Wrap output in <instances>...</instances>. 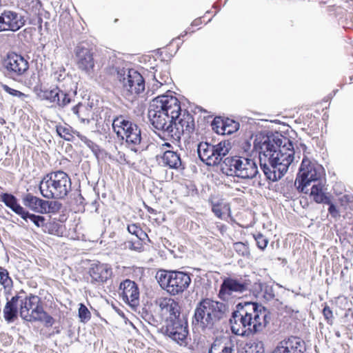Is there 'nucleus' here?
I'll use <instances>...</instances> for the list:
<instances>
[{
	"instance_id": "obj_1",
	"label": "nucleus",
	"mask_w": 353,
	"mask_h": 353,
	"mask_svg": "<svg viewBox=\"0 0 353 353\" xmlns=\"http://www.w3.org/2000/svg\"><path fill=\"white\" fill-rule=\"evenodd\" d=\"M254 148L261 170L272 181L281 179L294 159L292 142L286 137H260L256 139Z\"/></svg>"
},
{
	"instance_id": "obj_2",
	"label": "nucleus",
	"mask_w": 353,
	"mask_h": 353,
	"mask_svg": "<svg viewBox=\"0 0 353 353\" xmlns=\"http://www.w3.org/2000/svg\"><path fill=\"white\" fill-rule=\"evenodd\" d=\"M270 321V312L252 301L239 303L230 319L231 331L235 335L248 336L261 332Z\"/></svg>"
},
{
	"instance_id": "obj_3",
	"label": "nucleus",
	"mask_w": 353,
	"mask_h": 353,
	"mask_svg": "<svg viewBox=\"0 0 353 353\" xmlns=\"http://www.w3.org/2000/svg\"><path fill=\"white\" fill-rule=\"evenodd\" d=\"M181 110L180 101L176 97L160 95L150 102L148 117L154 128L170 137L172 124L178 118Z\"/></svg>"
},
{
	"instance_id": "obj_4",
	"label": "nucleus",
	"mask_w": 353,
	"mask_h": 353,
	"mask_svg": "<svg viewBox=\"0 0 353 353\" xmlns=\"http://www.w3.org/2000/svg\"><path fill=\"white\" fill-rule=\"evenodd\" d=\"M229 305L211 299H203L194 310L193 323L203 330H212L227 318Z\"/></svg>"
},
{
	"instance_id": "obj_5",
	"label": "nucleus",
	"mask_w": 353,
	"mask_h": 353,
	"mask_svg": "<svg viewBox=\"0 0 353 353\" xmlns=\"http://www.w3.org/2000/svg\"><path fill=\"white\" fill-rule=\"evenodd\" d=\"M19 302V314L23 320L29 323L42 322L46 327H51L54 323V318L44 310L43 301L39 296L21 295Z\"/></svg>"
},
{
	"instance_id": "obj_6",
	"label": "nucleus",
	"mask_w": 353,
	"mask_h": 353,
	"mask_svg": "<svg viewBox=\"0 0 353 353\" xmlns=\"http://www.w3.org/2000/svg\"><path fill=\"white\" fill-rule=\"evenodd\" d=\"M71 180L63 171L52 172L43 176L39 190L46 199H64L71 190Z\"/></svg>"
},
{
	"instance_id": "obj_7",
	"label": "nucleus",
	"mask_w": 353,
	"mask_h": 353,
	"mask_svg": "<svg viewBox=\"0 0 353 353\" xmlns=\"http://www.w3.org/2000/svg\"><path fill=\"white\" fill-rule=\"evenodd\" d=\"M222 172L228 176L242 179H254L259 174L256 160L250 157H227L221 164Z\"/></svg>"
},
{
	"instance_id": "obj_8",
	"label": "nucleus",
	"mask_w": 353,
	"mask_h": 353,
	"mask_svg": "<svg viewBox=\"0 0 353 353\" xmlns=\"http://www.w3.org/2000/svg\"><path fill=\"white\" fill-rule=\"evenodd\" d=\"M157 279L160 286L173 296L183 292L191 283L190 275L181 271L161 270L157 273Z\"/></svg>"
},
{
	"instance_id": "obj_9",
	"label": "nucleus",
	"mask_w": 353,
	"mask_h": 353,
	"mask_svg": "<svg viewBox=\"0 0 353 353\" xmlns=\"http://www.w3.org/2000/svg\"><path fill=\"white\" fill-rule=\"evenodd\" d=\"M323 176V168L315 161L305 157L299 168L294 185L299 192L309 193L308 186L311 183H316Z\"/></svg>"
},
{
	"instance_id": "obj_10",
	"label": "nucleus",
	"mask_w": 353,
	"mask_h": 353,
	"mask_svg": "<svg viewBox=\"0 0 353 353\" xmlns=\"http://www.w3.org/2000/svg\"><path fill=\"white\" fill-rule=\"evenodd\" d=\"M115 70L126 96L137 95L145 90V80L138 71L125 67L116 68Z\"/></svg>"
},
{
	"instance_id": "obj_11",
	"label": "nucleus",
	"mask_w": 353,
	"mask_h": 353,
	"mask_svg": "<svg viewBox=\"0 0 353 353\" xmlns=\"http://www.w3.org/2000/svg\"><path fill=\"white\" fill-rule=\"evenodd\" d=\"M229 151L230 143L225 141H221L216 145L201 142L197 147L200 159L208 165H216L220 163Z\"/></svg>"
},
{
	"instance_id": "obj_12",
	"label": "nucleus",
	"mask_w": 353,
	"mask_h": 353,
	"mask_svg": "<svg viewBox=\"0 0 353 353\" xmlns=\"http://www.w3.org/2000/svg\"><path fill=\"white\" fill-rule=\"evenodd\" d=\"M34 91L41 100L48 101L53 105L63 108L71 102V94L68 90H63L61 87L52 88L51 89L34 88Z\"/></svg>"
},
{
	"instance_id": "obj_13",
	"label": "nucleus",
	"mask_w": 353,
	"mask_h": 353,
	"mask_svg": "<svg viewBox=\"0 0 353 353\" xmlns=\"http://www.w3.org/2000/svg\"><path fill=\"white\" fill-rule=\"evenodd\" d=\"M249 283L243 278L226 277L221 284L218 296L223 301L247 291Z\"/></svg>"
},
{
	"instance_id": "obj_14",
	"label": "nucleus",
	"mask_w": 353,
	"mask_h": 353,
	"mask_svg": "<svg viewBox=\"0 0 353 353\" xmlns=\"http://www.w3.org/2000/svg\"><path fill=\"white\" fill-rule=\"evenodd\" d=\"M163 329L165 334L178 344L186 343L188 328V322L183 317L168 320Z\"/></svg>"
},
{
	"instance_id": "obj_15",
	"label": "nucleus",
	"mask_w": 353,
	"mask_h": 353,
	"mask_svg": "<svg viewBox=\"0 0 353 353\" xmlns=\"http://www.w3.org/2000/svg\"><path fill=\"white\" fill-rule=\"evenodd\" d=\"M4 66L7 76L17 80L28 71L29 63L22 55L11 52L8 54Z\"/></svg>"
},
{
	"instance_id": "obj_16",
	"label": "nucleus",
	"mask_w": 353,
	"mask_h": 353,
	"mask_svg": "<svg viewBox=\"0 0 353 353\" xmlns=\"http://www.w3.org/2000/svg\"><path fill=\"white\" fill-rule=\"evenodd\" d=\"M194 130V120L193 116L189 112H184L181 115V110L178 118L174 119L172 128L170 130V138L179 141L181 135L186 134L189 137Z\"/></svg>"
},
{
	"instance_id": "obj_17",
	"label": "nucleus",
	"mask_w": 353,
	"mask_h": 353,
	"mask_svg": "<svg viewBox=\"0 0 353 353\" xmlns=\"http://www.w3.org/2000/svg\"><path fill=\"white\" fill-rule=\"evenodd\" d=\"M75 61L77 68L86 74H93L94 59L92 50L83 44L78 45L74 49Z\"/></svg>"
},
{
	"instance_id": "obj_18",
	"label": "nucleus",
	"mask_w": 353,
	"mask_h": 353,
	"mask_svg": "<svg viewBox=\"0 0 353 353\" xmlns=\"http://www.w3.org/2000/svg\"><path fill=\"white\" fill-rule=\"evenodd\" d=\"M155 305L159 307V313L165 322L181 317L179 303L170 297H159L155 301Z\"/></svg>"
},
{
	"instance_id": "obj_19",
	"label": "nucleus",
	"mask_w": 353,
	"mask_h": 353,
	"mask_svg": "<svg viewBox=\"0 0 353 353\" xmlns=\"http://www.w3.org/2000/svg\"><path fill=\"white\" fill-rule=\"evenodd\" d=\"M25 24L23 17L10 10L0 11V32L19 30Z\"/></svg>"
},
{
	"instance_id": "obj_20",
	"label": "nucleus",
	"mask_w": 353,
	"mask_h": 353,
	"mask_svg": "<svg viewBox=\"0 0 353 353\" xmlns=\"http://www.w3.org/2000/svg\"><path fill=\"white\" fill-rule=\"evenodd\" d=\"M120 295L124 302L132 306L139 303V290L137 283L130 279H125L119 286Z\"/></svg>"
},
{
	"instance_id": "obj_21",
	"label": "nucleus",
	"mask_w": 353,
	"mask_h": 353,
	"mask_svg": "<svg viewBox=\"0 0 353 353\" xmlns=\"http://www.w3.org/2000/svg\"><path fill=\"white\" fill-rule=\"evenodd\" d=\"M88 273L92 283H103L111 278L112 270L109 265L98 262L90 265Z\"/></svg>"
},
{
	"instance_id": "obj_22",
	"label": "nucleus",
	"mask_w": 353,
	"mask_h": 353,
	"mask_svg": "<svg viewBox=\"0 0 353 353\" xmlns=\"http://www.w3.org/2000/svg\"><path fill=\"white\" fill-rule=\"evenodd\" d=\"M51 77L54 81L59 83L56 85L57 87H61L64 90L67 89L68 92L70 94H76L77 85L72 78L66 74L65 70L63 67L59 68L57 70L54 71L51 74Z\"/></svg>"
},
{
	"instance_id": "obj_23",
	"label": "nucleus",
	"mask_w": 353,
	"mask_h": 353,
	"mask_svg": "<svg viewBox=\"0 0 353 353\" xmlns=\"http://www.w3.org/2000/svg\"><path fill=\"white\" fill-rule=\"evenodd\" d=\"M301 343L299 338L291 336L280 341L272 353H300Z\"/></svg>"
},
{
	"instance_id": "obj_24",
	"label": "nucleus",
	"mask_w": 353,
	"mask_h": 353,
	"mask_svg": "<svg viewBox=\"0 0 353 353\" xmlns=\"http://www.w3.org/2000/svg\"><path fill=\"white\" fill-rule=\"evenodd\" d=\"M125 141L126 145L135 152L142 150L141 145L142 137L140 128L136 124L127 132V134L124 137L123 139Z\"/></svg>"
},
{
	"instance_id": "obj_25",
	"label": "nucleus",
	"mask_w": 353,
	"mask_h": 353,
	"mask_svg": "<svg viewBox=\"0 0 353 353\" xmlns=\"http://www.w3.org/2000/svg\"><path fill=\"white\" fill-rule=\"evenodd\" d=\"M21 299V294L14 296L8 300L3 310V315L7 323H12L18 319L19 309L17 303Z\"/></svg>"
},
{
	"instance_id": "obj_26",
	"label": "nucleus",
	"mask_w": 353,
	"mask_h": 353,
	"mask_svg": "<svg viewBox=\"0 0 353 353\" xmlns=\"http://www.w3.org/2000/svg\"><path fill=\"white\" fill-rule=\"evenodd\" d=\"M234 344L227 338L216 337L208 350V353H234Z\"/></svg>"
},
{
	"instance_id": "obj_27",
	"label": "nucleus",
	"mask_w": 353,
	"mask_h": 353,
	"mask_svg": "<svg viewBox=\"0 0 353 353\" xmlns=\"http://www.w3.org/2000/svg\"><path fill=\"white\" fill-rule=\"evenodd\" d=\"M134 123L120 115L115 117L112 120V128L118 137L122 140L127 134V132L134 126Z\"/></svg>"
},
{
	"instance_id": "obj_28",
	"label": "nucleus",
	"mask_w": 353,
	"mask_h": 353,
	"mask_svg": "<svg viewBox=\"0 0 353 353\" xmlns=\"http://www.w3.org/2000/svg\"><path fill=\"white\" fill-rule=\"evenodd\" d=\"M161 159L163 165L170 169L183 170L185 168L180 154L176 152L167 150L164 152Z\"/></svg>"
},
{
	"instance_id": "obj_29",
	"label": "nucleus",
	"mask_w": 353,
	"mask_h": 353,
	"mask_svg": "<svg viewBox=\"0 0 353 353\" xmlns=\"http://www.w3.org/2000/svg\"><path fill=\"white\" fill-rule=\"evenodd\" d=\"M22 202L26 207L36 213H46V210H42L46 205L45 200L34 196L30 193H28L23 196Z\"/></svg>"
},
{
	"instance_id": "obj_30",
	"label": "nucleus",
	"mask_w": 353,
	"mask_h": 353,
	"mask_svg": "<svg viewBox=\"0 0 353 353\" xmlns=\"http://www.w3.org/2000/svg\"><path fill=\"white\" fill-rule=\"evenodd\" d=\"M323 185L320 181L314 183L310 190L309 189L310 195L318 203H330V196L323 192Z\"/></svg>"
},
{
	"instance_id": "obj_31",
	"label": "nucleus",
	"mask_w": 353,
	"mask_h": 353,
	"mask_svg": "<svg viewBox=\"0 0 353 353\" xmlns=\"http://www.w3.org/2000/svg\"><path fill=\"white\" fill-rule=\"evenodd\" d=\"M0 201L20 216L24 214L26 210L17 203V199L14 195L3 193L0 196Z\"/></svg>"
},
{
	"instance_id": "obj_32",
	"label": "nucleus",
	"mask_w": 353,
	"mask_h": 353,
	"mask_svg": "<svg viewBox=\"0 0 353 353\" xmlns=\"http://www.w3.org/2000/svg\"><path fill=\"white\" fill-rule=\"evenodd\" d=\"M154 79L157 83V87L170 84L172 83V79L167 68L161 70L156 69L154 73Z\"/></svg>"
},
{
	"instance_id": "obj_33",
	"label": "nucleus",
	"mask_w": 353,
	"mask_h": 353,
	"mask_svg": "<svg viewBox=\"0 0 353 353\" xmlns=\"http://www.w3.org/2000/svg\"><path fill=\"white\" fill-rule=\"evenodd\" d=\"M239 127V124L233 120L227 119L222 121L221 129L216 130V132L222 134H230L236 132Z\"/></svg>"
},
{
	"instance_id": "obj_34",
	"label": "nucleus",
	"mask_w": 353,
	"mask_h": 353,
	"mask_svg": "<svg viewBox=\"0 0 353 353\" xmlns=\"http://www.w3.org/2000/svg\"><path fill=\"white\" fill-rule=\"evenodd\" d=\"M21 217L26 222L29 219L38 228L43 227L45 225L46 219L44 216L31 214L27 210L24 212V214H22Z\"/></svg>"
},
{
	"instance_id": "obj_35",
	"label": "nucleus",
	"mask_w": 353,
	"mask_h": 353,
	"mask_svg": "<svg viewBox=\"0 0 353 353\" xmlns=\"http://www.w3.org/2000/svg\"><path fill=\"white\" fill-rule=\"evenodd\" d=\"M127 229L128 232L134 235L139 241H143L148 238V234L137 224L128 225Z\"/></svg>"
},
{
	"instance_id": "obj_36",
	"label": "nucleus",
	"mask_w": 353,
	"mask_h": 353,
	"mask_svg": "<svg viewBox=\"0 0 353 353\" xmlns=\"http://www.w3.org/2000/svg\"><path fill=\"white\" fill-rule=\"evenodd\" d=\"M71 128L70 126L57 125V132L59 137L65 141H72L73 136L71 133Z\"/></svg>"
},
{
	"instance_id": "obj_37",
	"label": "nucleus",
	"mask_w": 353,
	"mask_h": 353,
	"mask_svg": "<svg viewBox=\"0 0 353 353\" xmlns=\"http://www.w3.org/2000/svg\"><path fill=\"white\" fill-rule=\"evenodd\" d=\"M77 137L92 150V152L96 156L98 154L99 152V148L95 143L88 139L85 136L81 134L79 132H77Z\"/></svg>"
},
{
	"instance_id": "obj_38",
	"label": "nucleus",
	"mask_w": 353,
	"mask_h": 353,
	"mask_svg": "<svg viewBox=\"0 0 353 353\" xmlns=\"http://www.w3.org/2000/svg\"><path fill=\"white\" fill-rule=\"evenodd\" d=\"M72 112L77 116V117L81 119V122L87 123L89 122V119L88 117H83L81 116V113L83 112H88V108L83 105L81 103H79L78 105L74 106L72 108Z\"/></svg>"
},
{
	"instance_id": "obj_39",
	"label": "nucleus",
	"mask_w": 353,
	"mask_h": 353,
	"mask_svg": "<svg viewBox=\"0 0 353 353\" xmlns=\"http://www.w3.org/2000/svg\"><path fill=\"white\" fill-rule=\"evenodd\" d=\"M253 236L254 240L256 241L258 248L261 250H264L269 242L268 238H266L263 234H262L260 232L253 234Z\"/></svg>"
},
{
	"instance_id": "obj_40",
	"label": "nucleus",
	"mask_w": 353,
	"mask_h": 353,
	"mask_svg": "<svg viewBox=\"0 0 353 353\" xmlns=\"http://www.w3.org/2000/svg\"><path fill=\"white\" fill-rule=\"evenodd\" d=\"M46 205L43 210H46V213H54L60 209L61 204L57 201H48L45 200Z\"/></svg>"
},
{
	"instance_id": "obj_41",
	"label": "nucleus",
	"mask_w": 353,
	"mask_h": 353,
	"mask_svg": "<svg viewBox=\"0 0 353 353\" xmlns=\"http://www.w3.org/2000/svg\"><path fill=\"white\" fill-rule=\"evenodd\" d=\"M261 290L263 292V297L267 301L272 300L275 295L273 288L266 284H261Z\"/></svg>"
},
{
	"instance_id": "obj_42",
	"label": "nucleus",
	"mask_w": 353,
	"mask_h": 353,
	"mask_svg": "<svg viewBox=\"0 0 353 353\" xmlns=\"http://www.w3.org/2000/svg\"><path fill=\"white\" fill-rule=\"evenodd\" d=\"M79 317L80 318L81 321L82 322H85L90 320L91 317L90 312L88 310L87 307L83 303H81L79 305Z\"/></svg>"
},
{
	"instance_id": "obj_43",
	"label": "nucleus",
	"mask_w": 353,
	"mask_h": 353,
	"mask_svg": "<svg viewBox=\"0 0 353 353\" xmlns=\"http://www.w3.org/2000/svg\"><path fill=\"white\" fill-rule=\"evenodd\" d=\"M234 250L241 256H245L249 255L248 247L241 242H237L234 244Z\"/></svg>"
},
{
	"instance_id": "obj_44",
	"label": "nucleus",
	"mask_w": 353,
	"mask_h": 353,
	"mask_svg": "<svg viewBox=\"0 0 353 353\" xmlns=\"http://www.w3.org/2000/svg\"><path fill=\"white\" fill-rule=\"evenodd\" d=\"M0 283L5 288H9L12 285V281L9 276L8 272L6 270L2 272L1 274L0 275Z\"/></svg>"
},
{
	"instance_id": "obj_45",
	"label": "nucleus",
	"mask_w": 353,
	"mask_h": 353,
	"mask_svg": "<svg viewBox=\"0 0 353 353\" xmlns=\"http://www.w3.org/2000/svg\"><path fill=\"white\" fill-rule=\"evenodd\" d=\"M323 314L327 321V323L332 325L333 323V313L329 306L325 305L323 310Z\"/></svg>"
},
{
	"instance_id": "obj_46",
	"label": "nucleus",
	"mask_w": 353,
	"mask_h": 353,
	"mask_svg": "<svg viewBox=\"0 0 353 353\" xmlns=\"http://www.w3.org/2000/svg\"><path fill=\"white\" fill-rule=\"evenodd\" d=\"M3 88L6 92H8V94H10V95H12L14 97L21 98V97L26 96L25 94H23V92H21L19 90L12 89V88H10L9 86H8L7 85H3Z\"/></svg>"
},
{
	"instance_id": "obj_47",
	"label": "nucleus",
	"mask_w": 353,
	"mask_h": 353,
	"mask_svg": "<svg viewBox=\"0 0 353 353\" xmlns=\"http://www.w3.org/2000/svg\"><path fill=\"white\" fill-rule=\"evenodd\" d=\"M327 204L329 205L328 212L330 214V215L334 219L339 218L340 216L339 211L338 210L335 205L332 203L330 199V203Z\"/></svg>"
},
{
	"instance_id": "obj_48",
	"label": "nucleus",
	"mask_w": 353,
	"mask_h": 353,
	"mask_svg": "<svg viewBox=\"0 0 353 353\" xmlns=\"http://www.w3.org/2000/svg\"><path fill=\"white\" fill-rule=\"evenodd\" d=\"M249 353H264V347L262 342H259L252 345L250 347Z\"/></svg>"
},
{
	"instance_id": "obj_49",
	"label": "nucleus",
	"mask_w": 353,
	"mask_h": 353,
	"mask_svg": "<svg viewBox=\"0 0 353 353\" xmlns=\"http://www.w3.org/2000/svg\"><path fill=\"white\" fill-rule=\"evenodd\" d=\"M212 210L218 218L222 219L221 209L219 204H213Z\"/></svg>"
},
{
	"instance_id": "obj_50",
	"label": "nucleus",
	"mask_w": 353,
	"mask_h": 353,
	"mask_svg": "<svg viewBox=\"0 0 353 353\" xmlns=\"http://www.w3.org/2000/svg\"><path fill=\"white\" fill-rule=\"evenodd\" d=\"M345 317L347 319V321L349 322L348 325L353 327V312L348 310L345 314Z\"/></svg>"
},
{
	"instance_id": "obj_51",
	"label": "nucleus",
	"mask_w": 353,
	"mask_h": 353,
	"mask_svg": "<svg viewBox=\"0 0 353 353\" xmlns=\"http://www.w3.org/2000/svg\"><path fill=\"white\" fill-rule=\"evenodd\" d=\"M37 79L38 78L36 77L35 74H33L26 83L29 86H32L37 83Z\"/></svg>"
},
{
	"instance_id": "obj_52",
	"label": "nucleus",
	"mask_w": 353,
	"mask_h": 353,
	"mask_svg": "<svg viewBox=\"0 0 353 353\" xmlns=\"http://www.w3.org/2000/svg\"><path fill=\"white\" fill-rule=\"evenodd\" d=\"M129 244H130V248L131 250H139L141 248V244L139 243H138V245H135V243L130 241Z\"/></svg>"
},
{
	"instance_id": "obj_53",
	"label": "nucleus",
	"mask_w": 353,
	"mask_h": 353,
	"mask_svg": "<svg viewBox=\"0 0 353 353\" xmlns=\"http://www.w3.org/2000/svg\"><path fill=\"white\" fill-rule=\"evenodd\" d=\"M147 210L148 212L151 213V214H153L155 212V210L152 208L151 207H147Z\"/></svg>"
},
{
	"instance_id": "obj_54",
	"label": "nucleus",
	"mask_w": 353,
	"mask_h": 353,
	"mask_svg": "<svg viewBox=\"0 0 353 353\" xmlns=\"http://www.w3.org/2000/svg\"><path fill=\"white\" fill-rule=\"evenodd\" d=\"M86 112H83L81 113V116H82V117H86V115H85V114H85Z\"/></svg>"
},
{
	"instance_id": "obj_55",
	"label": "nucleus",
	"mask_w": 353,
	"mask_h": 353,
	"mask_svg": "<svg viewBox=\"0 0 353 353\" xmlns=\"http://www.w3.org/2000/svg\"><path fill=\"white\" fill-rule=\"evenodd\" d=\"M199 20H195V21H194V23H194V25H197V24H198V23H199Z\"/></svg>"
},
{
	"instance_id": "obj_56",
	"label": "nucleus",
	"mask_w": 353,
	"mask_h": 353,
	"mask_svg": "<svg viewBox=\"0 0 353 353\" xmlns=\"http://www.w3.org/2000/svg\"><path fill=\"white\" fill-rule=\"evenodd\" d=\"M164 145L168 146V147H170V143H165V145Z\"/></svg>"
},
{
	"instance_id": "obj_57",
	"label": "nucleus",
	"mask_w": 353,
	"mask_h": 353,
	"mask_svg": "<svg viewBox=\"0 0 353 353\" xmlns=\"http://www.w3.org/2000/svg\"><path fill=\"white\" fill-rule=\"evenodd\" d=\"M59 332H60V330L59 329H57L55 333L59 334Z\"/></svg>"
},
{
	"instance_id": "obj_58",
	"label": "nucleus",
	"mask_w": 353,
	"mask_h": 353,
	"mask_svg": "<svg viewBox=\"0 0 353 353\" xmlns=\"http://www.w3.org/2000/svg\"><path fill=\"white\" fill-rule=\"evenodd\" d=\"M336 335L338 337H339V336H340V333L338 332H336Z\"/></svg>"
},
{
	"instance_id": "obj_59",
	"label": "nucleus",
	"mask_w": 353,
	"mask_h": 353,
	"mask_svg": "<svg viewBox=\"0 0 353 353\" xmlns=\"http://www.w3.org/2000/svg\"><path fill=\"white\" fill-rule=\"evenodd\" d=\"M212 125H213L212 129H214L215 123H213Z\"/></svg>"
},
{
	"instance_id": "obj_60",
	"label": "nucleus",
	"mask_w": 353,
	"mask_h": 353,
	"mask_svg": "<svg viewBox=\"0 0 353 353\" xmlns=\"http://www.w3.org/2000/svg\"><path fill=\"white\" fill-rule=\"evenodd\" d=\"M1 6V0H0V7Z\"/></svg>"
},
{
	"instance_id": "obj_61",
	"label": "nucleus",
	"mask_w": 353,
	"mask_h": 353,
	"mask_svg": "<svg viewBox=\"0 0 353 353\" xmlns=\"http://www.w3.org/2000/svg\"><path fill=\"white\" fill-rule=\"evenodd\" d=\"M2 272H0V275L1 274Z\"/></svg>"
}]
</instances>
